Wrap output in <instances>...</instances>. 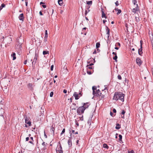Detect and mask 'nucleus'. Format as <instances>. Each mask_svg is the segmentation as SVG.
Returning <instances> with one entry per match:
<instances>
[{
    "label": "nucleus",
    "mask_w": 153,
    "mask_h": 153,
    "mask_svg": "<svg viewBox=\"0 0 153 153\" xmlns=\"http://www.w3.org/2000/svg\"><path fill=\"white\" fill-rule=\"evenodd\" d=\"M56 151L57 153H62L63 152L61 144L57 145L56 149Z\"/></svg>",
    "instance_id": "3"
},
{
    "label": "nucleus",
    "mask_w": 153,
    "mask_h": 153,
    "mask_svg": "<svg viewBox=\"0 0 153 153\" xmlns=\"http://www.w3.org/2000/svg\"><path fill=\"white\" fill-rule=\"evenodd\" d=\"M27 60H25V61L24 62V64H26V63H27Z\"/></svg>",
    "instance_id": "49"
},
{
    "label": "nucleus",
    "mask_w": 153,
    "mask_h": 153,
    "mask_svg": "<svg viewBox=\"0 0 153 153\" xmlns=\"http://www.w3.org/2000/svg\"><path fill=\"white\" fill-rule=\"evenodd\" d=\"M112 54L113 55H117V53L116 52H113L112 53Z\"/></svg>",
    "instance_id": "54"
},
{
    "label": "nucleus",
    "mask_w": 153,
    "mask_h": 153,
    "mask_svg": "<svg viewBox=\"0 0 153 153\" xmlns=\"http://www.w3.org/2000/svg\"><path fill=\"white\" fill-rule=\"evenodd\" d=\"M106 20H103V22L104 23H105L106 22Z\"/></svg>",
    "instance_id": "62"
},
{
    "label": "nucleus",
    "mask_w": 153,
    "mask_h": 153,
    "mask_svg": "<svg viewBox=\"0 0 153 153\" xmlns=\"http://www.w3.org/2000/svg\"><path fill=\"white\" fill-rule=\"evenodd\" d=\"M19 18L20 20L23 21L24 20L23 14L22 13L20 14L19 16Z\"/></svg>",
    "instance_id": "8"
},
{
    "label": "nucleus",
    "mask_w": 153,
    "mask_h": 153,
    "mask_svg": "<svg viewBox=\"0 0 153 153\" xmlns=\"http://www.w3.org/2000/svg\"><path fill=\"white\" fill-rule=\"evenodd\" d=\"M43 55H45L46 54H49V52L48 51H43Z\"/></svg>",
    "instance_id": "22"
},
{
    "label": "nucleus",
    "mask_w": 153,
    "mask_h": 153,
    "mask_svg": "<svg viewBox=\"0 0 153 153\" xmlns=\"http://www.w3.org/2000/svg\"><path fill=\"white\" fill-rule=\"evenodd\" d=\"M102 18H105V19L106 18V16H105V14L104 13V12H103L102 13Z\"/></svg>",
    "instance_id": "23"
},
{
    "label": "nucleus",
    "mask_w": 153,
    "mask_h": 153,
    "mask_svg": "<svg viewBox=\"0 0 153 153\" xmlns=\"http://www.w3.org/2000/svg\"><path fill=\"white\" fill-rule=\"evenodd\" d=\"M38 57V55L36 54L34 58L33 59V62H32V65H33L34 64H35L36 63V61L37 60Z\"/></svg>",
    "instance_id": "7"
},
{
    "label": "nucleus",
    "mask_w": 153,
    "mask_h": 153,
    "mask_svg": "<svg viewBox=\"0 0 153 153\" xmlns=\"http://www.w3.org/2000/svg\"><path fill=\"white\" fill-rule=\"evenodd\" d=\"M82 95V94L81 93H77L76 92H74L73 94V96L74 97L75 99L76 100L78 99Z\"/></svg>",
    "instance_id": "4"
},
{
    "label": "nucleus",
    "mask_w": 153,
    "mask_h": 153,
    "mask_svg": "<svg viewBox=\"0 0 153 153\" xmlns=\"http://www.w3.org/2000/svg\"><path fill=\"white\" fill-rule=\"evenodd\" d=\"M135 20L137 22H138L139 21V18L138 17L135 16Z\"/></svg>",
    "instance_id": "29"
},
{
    "label": "nucleus",
    "mask_w": 153,
    "mask_h": 153,
    "mask_svg": "<svg viewBox=\"0 0 153 153\" xmlns=\"http://www.w3.org/2000/svg\"><path fill=\"white\" fill-rule=\"evenodd\" d=\"M44 4V3L43 2H42V1L41 2H40V4Z\"/></svg>",
    "instance_id": "64"
},
{
    "label": "nucleus",
    "mask_w": 153,
    "mask_h": 153,
    "mask_svg": "<svg viewBox=\"0 0 153 153\" xmlns=\"http://www.w3.org/2000/svg\"><path fill=\"white\" fill-rule=\"evenodd\" d=\"M48 35H45L44 38H47Z\"/></svg>",
    "instance_id": "50"
},
{
    "label": "nucleus",
    "mask_w": 153,
    "mask_h": 153,
    "mask_svg": "<svg viewBox=\"0 0 153 153\" xmlns=\"http://www.w3.org/2000/svg\"><path fill=\"white\" fill-rule=\"evenodd\" d=\"M94 65V64L92 63H90L89 64V65H89V66H91L92 65Z\"/></svg>",
    "instance_id": "57"
},
{
    "label": "nucleus",
    "mask_w": 153,
    "mask_h": 153,
    "mask_svg": "<svg viewBox=\"0 0 153 153\" xmlns=\"http://www.w3.org/2000/svg\"><path fill=\"white\" fill-rule=\"evenodd\" d=\"M103 147L104 148H105L107 149H108V146L107 145V144H105V143H104L103 144Z\"/></svg>",
    "instance_id": "20"
},
{
    "label": "nucleus",
    "mask_w": 153,
    "mask_h": 153,
    "mask_svg": "<svg viewBox=\"0 0 153 153\" xmlns=\"http://www.w3.org/2000/svg\"><path fill=\"white\" fill-rule=\"evenodd\" d=\"M140 48L139 49L138 51V54L140 56H142V54H143L142 52V45L143 43V41L142 40H140Z\"/></svg>",
    "instance_id": "5"
},
{
    "label": "nucleus",
    "mask_w": 153,
    "mask_h": 153,
    "mask_svg": "<svg viewBox=\"0 0 153 153\" xmlns=\"http://www.w3.org/2000/svg\"><path fill=\"white\" fill-rule=\"evenodd\" d=\"M106 30L107 31V34L108 35V37L109 38L110 35V30L108 27H106Z\"/></svg>",
    "instance_id": "13"
},
{
    "label": "nucleus",
    "mask_w": 153,
    "mask_h": 153,
    "mask_svg": "<svg viewBox=\"0 0 153 153\" xmlns=\"http://www.w3.org/2000/svg\"><path fill=\"white\" fill-rule=\"evenodd\" d=\"M67 91L65 89H64L63 90V92L65 93V94H66L67 93Z\"/></svg>",
    "instance_id": "44"
},
{
    "label": "nucleus",
    "mask_w": 153,
    "mask_h": 153,
    "mask_svg": "<svg viewBox=\"0 0 153 153\" xmlns=\"http://www.w3.org/2000/svg\"><path fill=\"white\" fill-rule=\"evenodd\" d=\"M44 41L45 42H46L47 41V38H44Z\"/></svg>",
    "instance_id": "52"
},
{
    "label": "nucleus",
    "mask_w": 153,
    "mask_h": 153,
    "mask_svg": "<svg viewBox=\"0 0 153 153\" xmlns=\"http://www.w3.org/2000/svg\"><path fill=\"white\" fill-rule=\"evenodd\" d=\"M100 94L99 96L100 98L102 99V98H103L104 97V96H105V95H103V94H102L101 93H100Z\"/></svg>",
    "instance_id": "19"
},
{
    "label": "nucleus",
    "mask_w": 153,
    "mask_h": 153,
    "mask_svg": "<svg viewBox=\"0 0 153 153\" xmlns=\"http://www.w3.org/2000/svg\"><path fill=\"white\" fill-rule=\"evenodd\" d=\"M134 153V152L133 150L131 151H128V153Z\"/></svg>",
    "instance_id": "41"
},
{
    "label": "nucleus",
    "mask_w": 153,
    "mask_h": 153,
    "mask_svg": "<svg viewBox=\"0 0 153 153\" xmlns=\"http://www.w3.org/2000/svg\"><path fill=\"white\" fill-rule=\"evenodd\" d=\"M87 3L88 5H89V4L91 5L92 4V1H88L87 2Z\"/></svg>",
    "instance_id": "32"
},
{
    "label": "nucleus",
    "mask_w": 153,
    "mask_h": 153,
    "mask_svg": "<svg viewBox=\"0 0 153 153\" xmlns=\"http://www.w3.org/2000/svg\"><path fill=\"white\" fill-rule=\"evenodd\" d=\"M100 93H101L100 92H95L93 95L95 96L98 97L100 94Z\"/></svg>",
    "instance_id": "16"
},
{
    "label": "nucleus",
    "mask_w": 153,
    "mask_h": 153,
    "mask_svg": "<svg viewBox=\"0 0 153 153\" xmlns=\"http://www.w3.org/2000/svg\"><path fill=\"white\" fill-rule=\"evenodd\" d=\"M90 66H89V65H87V69H92V67H90Z\"/></svg>",
    "instance_id": "36"
},
{
    "label": "nucleus",
    "mask_w": 153,
    "mask_h": 153,
    "mask_svg": "<svg viewBox=\"0 0 153 153\" xmlns=\"http://www.w3.org/2000/svg\"><path fill=\"white\" fill-rule=\"evenodd\" d=\"M117 77H118V79L120 80H121L122 79V77L120 75H118L117 76Z\"/></svg>",
    "instance_id": "34"
},
{
    "label": "nucleus",
    "mask_w": 153,
    "mask_h": 153,
    "mask_svg": "<svg viewBox=\"0 0 153 153\" xmlns=\"http://www.w3.org/2000/svg\"><path fill=\"white\" fill-rule=\"evenodd\" d=\"M116 44H117L119 46H120V44L119 42H117L116 43Z\"/></svg>",
    "instance_id": "59"
},
{
    "label": "nucleus",
    "mask_w": 153,
    "mask_h": 153,
    "mask_svg": "<svg viewBox=\"0 0 153 153\" xmlns=\"http://www.w3.org/2000/svg\"><path fill=\"white\" fill-rule=\"evenodd\" d=\"M125 112H125V111H124V110H122L121 114L123 115H124V114H125Z\"/></svg>",
    "instance_id": "37"
},
{
    "label": "nucleus",
    "mask_w": 153,
    "mask_h": 153,
    "mask_svg": "<svg viewBox=\"0 0 153 153\" xmlns=\"http://www.w3.org/2000/svg\"><path fill=\"white\" fill-rule=\"evenodd\" d=\"M65 128H64L62 131V132L61 133V135L62 134H63L65 132Z\"/></svg>",
    "instance_id": "35"
},
{
    "label": "nucleus",
    "mask_w": 153,
    "mask_h": 153,
    "mask_svg": "<svg viewBox=\"0 0 153 153\" xmlns=\"http://www.w3.org/2000/svg\"><path fill=\"white\" fill-rule=\"evenodd\" d=\"M132 2L134 5H135L137 3V0H132Z\"/></svg>",
    "instance_id": "31"
},
{
    "label": "nucleus",
    "mask_w": 153,
    "mask_h": 153,
    "mask_svg": "<svg viewBox=\"0 0 153 153\" xmlns=\"http://www.w3.org/2000/svg\"><path fill=\"white\" fill-rule=\"evenodd\" d=\"M68 144L69 146L71 147L72 146L71 140V138H69L68 141Z\"/></svg>",
    "instance_id": "14"
},
{
    "label": "nucleus",
    "mask_w": 153,
    "mask_h": 153,
    "mask_svg": "<svg viewBox=\"0 0 153 153\" xmlns=\"http://www.w3.org/2000/svg\"><path fill=\"white\" fill-rule=\"evenodd\" d=\"M88 13V11L87 10H85V15H86Z\"/></svg>",
    "instance_id": "60"
},
{
    "label": "nucleus",
    "mask_w": 153,
    "mask_h": 153,
    "mask_svg": "<svg viewBox=\"0 0 153 153\" xmlns=\"http://www.w3.org/2000/svg\"><path fill=\"white\" fill-rule=\"evenodd\" d=\"M32 59H31L30 60H28V62L29 63H30L31 64H32Z\"/></svg>",
    "instance_id": "38"
},
{
    "label": "nucleus",
    "mask_w": 153,
    "mask_h": 153,
    "mask_svg": "<svg viewBox=\"0 0 153 153\" xmlns=\"http://www.w3.org/2000/svg\"><path fill=\"white\" fill-rule=\"evenodd\" d=\"M27 119H29L27 118L26 117V118L25 119V123H26L27 124H28L29 125V126H30L31 125V122L27 120Z\"/></svg>",
    "instance_id": "12"
},
{
    "label": "nucleus",
    "mask_w": 153,
    "mask_h": 153,
    "mask_svg": "<svg viewBox=\"0 0 153 153\" xmlns=\"http://www.w3.org/2000/svg\"><path fill=\"white\" fill-rule=\"evenodd\" d=\"M42 6L44 8H45L46 7V6L45 5H42Z\"/></svg>",
    "instance_id": "48"
},
{
    "label": "nucleus",
    "mask_w": 153,
    "mask_h": 153,
    "mask_svg": "<svg viewBox=\"0 0 153 153\" xmlns=\"http://www.w3.org/2000/svg\"><path fill=\"white\" fill-rule=\"evenodd\" d=\"M101 12H102V13L103 12H104V9L102 8H101Z\"/></svg>",
    "instance_id": "58"
},
{
    "label": "nucleus",
    "mask_w": 153,
    "mask_h": 153,
    "mask_svg": "<svg viewBox=\"0 0 153 153\" xmlns=\"http://www.w3.org/2000/svg\"><path fill=\"white\" fill-rule=\"evenodd\" d=\"M125 95L122 93L119 92H116L114 93L113 99L115 100H120L122 102H123L124 97Z\"/></svg>",
    "instance_id": "1"
},
{
    "label": "nucleus",
    "mask_w": 153,
    "mask_h": 153,
    "mask_svg": "<svg viewBox=\"0 0 153 153\" xmlns=\"http://www.w3.org/2000/svg\"><path fill=\"white\" fill-rule=\"evenodd\" d=\"M87 73L89 74H91V72L88 71H87Z\"/></svg>",
    "instance_id": "43"
},
{
    "label": "nucleus",
    "mask_w": 153,
    "mask_h": 153,
    "mask_svg": "<svg viewBox=\"0 0 153 153\" xmlns=\"http://www.w3.org/2000/svg\"><path fill=\"white\" fill-rule=\"evenodd\" d=\"M115 4L116 6H118L119 4L118 1H117Z\"/></svg>",
    "instance_id": "40"
},
{
    "label": "nucleus",
    "mask_w": 153,
    "mask_h": 153,
    "mask_svg": "<svg viewBox=\"0 0 153 153\" xmlns=\"http://www.w3.org/2000/svg\"><path fill=\"white\" fill-rule=\"evenodd\" d=\"M52 84H53V82H51L50 83V85L51 86V87H52Z\"/></svg>",
    "instance_id": "53"
},
{
    "label": "nucleus",
    "mask_w": 153,
    "mask_h": 153,
    "mask_svg": "<svg viewBox=\"0 0 153 153\" xmlns=\"http://www.w3.org/2000/svg\"><path fill=\"white\" fill-rule=\"evenodd\" d=\"M96 92H100V90L99 89H98L97 90H96Z\"/></svg>",
    "instance_id": "61"
},
{
    "label": "nucleus",
    "mask_w": 153,
    "mask_h": 153,
    "mask_svg": "<svg viewBox=\"0 0 153 153\" xmlns=\"http://www.w3.org/2000/svg\"><path fill=\"white\" fill-rule=\"evenodd\" d=\"M100 44L99 42H97L96 44V47L97 48H98L100 47Z\"/></svg>",
    "instance_id": "26"
},
{
    "label": "nucleus",
    "mask_w": 153,
    "mask_h": 153,
    "mask_svg": "<svg viewBox=\"0 0 153 153\" xmlns=\"http://www.w3.org/2000/svg\"><path fill=\"white\" fill-rule=\"evenodd\" d=\"M26 141H28L29 140V137H27L26 138Z\"/></svg>",
    "instance_id": "46"
},
{
    "label": "nucleus",
    "mask_w": 153,
    "mask_h": 153,
    "mask_svg": "<svg viewBox=\"0 0 153 153\" xmlns=\"http://www.w3.org/2000/svg\"><path fill=\"white\" fill-rule=\"evenodd\" d=\"M139 10V9L138 7L137 4H136V7L135 8H134L132 9V11L134 13H136L137 11H138Z\"/></svg>",
    "instance_id": "6"
},
{
    "label": "nucleus",
    "mask_w": 153,
    "mask_h": 153,
    "mask_svg": "<svg viewBox=\"0 0 153 153\" xmlns=\"http://www.w3.org/2000/svg\"><path fill=\"white\" fill-rule=\"evenodd\" d=\"M45 35H48V33H47V30H46L45 31Z\"/></svg>",
    "instance_id": "56"
},
{
    "label": "nucleus",
    "mask_w": 153,
    "mask_h": 153,
    "mask_svg": "<svg viewBox=\"0 0 153 153\" xmlns=\"http://www.w3.org/2000/svg\"><path fill=\"white\" fill-rule=\"evenodd\" d=\"M58 3L60 5H62V4H63L62 0H58Z\"/></svg>",
    "instance_id": "17"
},
{
    "label": "nucleus",
    "mask_w": 153,
    "mask_h": 153,
    "mask_svg": "<svg viewBox=\"0 0 153 153\" xmlns=\"http://www.w3.org/2000/svg\"><path fill=\"white\" fill-rule=\"evenodd\" d=\"M16 48H18L19 49L21 50V48H22V47H21V45H18L16 46Z\"/></svg>",
    "instance_id": "27"
},
{
    "label": "nucleus",
    "mask_w": 153,
    "mask_h": 153,
    "mask_svg": "<svg viewBox=\"0 0 153 153\" xmlns=\"http://www.w3.org/2000/svg\"><path fill=\"white\" fill-rule=\"evenodd\" d=\"M42 145L43 146H45V142H43L42 143Z\"/></svg>",
    "instance_id": "47"
},
{
    "label": "nucleus",
    "mask_w": 153,
    "mask_h": 153,
    "mask_svg": "<svg viewBox=\"0 0 153 153\" xmlns=\"http://www.w3.org/2000/svg\"><path fill=\"white\" fill-rule=\"evenodd\" d=\"M88 104L89 103L88 102L84 103L82 106L83 107L85 108V110L86 108H87L88 107L89 105V104Z\"/></svg>",
    "instance_id": "11"
},
{
    "label": "nucleus",
    "mask_w": 153,
    "mask_h": 153,
    "mask_svg": "<svg viewBox=\"0 0 153 153\" xmlns=\"http://www.w3.org/2000/svg\"><path fill=\"white\" fill-rule=\"evenodd\" d=\"M119 140L120 141H121L122 138V136L121 134H119Z\"/></svg>",
    "instance_id": "30"
},
{
    "label": "nucleus",
    "mask_w": 153,
    "mask_h": 153,
    "mask_svg": "<svg viewBox=\"0 0 153 153\" xmlns=\"http://www.w3.org/2000/svg\"><path fill=\"white\" fill-rule=\"evenodd\" d=\"M92 90H93V94H94L96 92L95 90H96L97 89V87L96 86H94L92 87Z\"/></svg>",
    "instance_id": "18"
},
{
    "label": "nucleus",
    "mask_w": 153,
    "mask_h": 153,
    "mask_svg": "<svg viewBox=\"0 0 153 153\" xmlns=\"http://www.w3.org/2000/svg\"><path fill=\"white\" fill-rule=\"evenodd\" d=\"M136 62L139 65H140L142 63V62L139 58H137L136 59Z\"/></svg>",
    "instance_id": "9"
},
{
    "label": "nucleus",
    "mask_w": 153,
    "mask_h": 153,
    "mask_svg": "<svg viewBox=\"0 0 153 153\" xmlns=\"http://www.w3.org/2000/svg\"><path fill=\"white\" fill-rule=\"evenodd\" d=\"M97 53L96 51V50H95L94 52H93V54H96Z\"/></svg>",
    "instance_id": "55"
},
{
    "label": "nucleus",
    "mask_w": 153,
    "mask_h": 153,
    "mask_svg": "<svg viewBox=\"0 0 153 153\" xmlns=\"http://www.w3.org/2000/svg\"><path fill=\"white\" fill-rule=\"evenodd\" d=\"M39 14H40V15H43V14L42 13V12L41 11H40L39 12Z\"/></svg>",
    "instance_id": "51"
},
{
    "label": "nucleus",
    "mask_w": 153,
    "mask_h": 153,
    "mask_svg": "<svg viewBox=\"0 0 153 153\" xmlns=\"http://www.w3.org/2000/svg\"><path fill=\"white\" fill-rule=\"evenodd\" d=\"M117 55H116L114 57H113V59L116 62H117Z\"/></svg>",
    "instance_id": "25"
},
{
    "label": "nucleus",
    "mask_w": 153,
    "mask_h": 153,
    "mask_svg": "<svg viewBox=\"0 0 153 153\" xmlns=\"http://www.w3.org/2000/svg\"><path fill=\"white\" fill-rule=\"evenodd\" d=\"M85 108L81 106L78 108L77 110V113L79 114H81L84 112Z\"/></svg>",
    "instance_id": "2"
},
{
    "label": "nucleus",
    "mask_w": 153,
    "mask_h": 153,
    "mask_svg": "<svg viewBox=\"0 0 153 153\" xmlns=\"http://www.w3.org/2000/svg\"><path fill=\"white\" fill-rule=\"evenodd\" d=\"M53 92H51L50 94V97H52L53 95Z\"/></svg>",
    "instance_id": "39"
},
{
    "label": "nucleus",
    "mask_w": 153,
    "mask_h": 153,
    "mask_svg": "<svg viewBox=\"0 0 153 153\" xmlns=\"http://www.w3.org/2000/svg\"><path fill=\"white\" fill-rule=\"evenodd\" d=\"M11 56L13 57V60H15L16 58V53H13L11 54Z\"/></svg>",
    "instance_id": "15"
},
{
    "label": "nucleus",
    "mask_w": 153,
    "mask_h": 153,
    "mask_svg": "<svg viewBox=\"0 0 153 153\" xmlns=\"http://www.w3.org/2000/svg\"><path fill=\"white\" fill-rule=\"evenodd\" d=\"M53 65H52L51 66V71H53Z\"/></svg>",
    "instance_id": "42"
},
{
    "label": "nucleus",
    "mask_w": 153,
    "mask_h": 153,
    "mask_svg": "<svg viewBox=\"0 0 153 153\" xmlns=\"http://www.w3.org/2000/svg\"><path fill=\"white\" fill-rule=\"evenodd\" d=\"M5 5L4 4H2L0 6V10H1L2 9L3 7H5Z\"/></svg>",
    "instance_id": "21"
},
{
    "label": "nucleus",
    "mask_w": 153,
    "mask_h": 153,
    "mask_svg": "<svg viewBox=\"0 0 153 153\" xmlns=\"http://www.w3.org/2000/svg\"><path fill=\"white\" fill-rule=\"evenodd\" d=\"M25 5L26 6H27V1H25Z\"/></svg>",
    "instance_id": "63"
},
{
    "label": "nucleus",
    "mask_w": 153,
    "mask_h": 153,
    "mask_svg": "<svg viewBox=\"0 0 153 153\" xmlns=\"http://www.w3.org/2000/svg\"><path fill=\"white\" fill-rule=\"evenodd\" d=\"M55 130V128L53 127H52L51 129V132H53V134H54V131Z\"/></svg>",
    "instance_id": "28"
},
{
    "label": "nucleus",
    "mask_w": 153,
    "mask_h": 153,
    "mask_svg": "<svg viewBox=\"0 0 153 153\" xmlns=\"http://www.w3.org/2000/svg\"><path fill=\"white\" fill-rule=\"evenodd\" d=\"M118 12L117 13V15H118L121 12V11L120 10V9H119L118 10H117Z\"/></svg>",
    "instance_id": "33"
},
{
    "label": "nucleus",
    "mask_w": 153,
    "mask_h": 153,
    "mask_svg": "<svg viewBox=\"0 0 153 153\" xmlns=\"http://www.w3.org/2000/svg\"><path fill=\"white\" fill-rule=\"evenodd\" d=\"M113 112L114 113H116V110L115 109H114L113 110Z\"/></svg>",
    "instance_id": "45"
},
{
    "label": "nucleus",
    "mask_w": 153,
    "mask_h": 153,
    "mask_svg": "<svg viewBox=\"0 0 153 153\" xmlns=\"http://www.w3.org/2000/svg\"><path fill=\"white\" fill-rule=\"evenodd\" d=\"M120 126V124H119V123H117V124H116V126L115 127V128L116 129H119L120 127V126Z\"/></svg>",
    "instance_id": "24"
},
{
    "label": "nucleus",
    "mask_w": 153,
    "mask_h": 153,
    "mask_svg": "<svg viewBox=\"0 0 153 153\" xmlns=\"http://www.w3.org/2000/svg\"><path fill=\"white\" fill-rule=\"evenodd\" d=\"M33 84H32V83H28L27 85L28 88L30 89V90H32L33 89Z\"/></svg>",
    "instance_id": "10"
}]
</instances>
